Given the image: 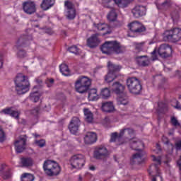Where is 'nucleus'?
<instances>
[{
    "instance_id": "f257e3e1",
    "label": "nucleus",
    "mask_w": 181,
    "mask_h": 181,
    "mask_svg": "<svg viewBox=\"0 0 181 181\" xmlns=\"http://www.w3.org/2000/svg\"><path fill=\"white\" fill-rule=\"evenodd\" d=\"M100 49L105 54H111V53L119 54L125 52V47L117 41H107L101 46Z\"/></svg>"
},
{
    "instance_id": "f03ea898",
    "label": "nucleus",
    "mask_w": 181,
    "mask_h": 181,
    "mask_svg": "<svg viewBox=\"0 0 181 181\" xmlns=\"http://www.w3.org/2000/svg\"><path fill=\"white\" fill-rule=\"evenodd\" d=\"M16 83V91L19 95L25 94L29 91L30 87V83H29V79L28 76L23 75V74H18L15 79Z\"/></svg>"
},
{
    "instance_id": "7ed1b4c3",
    "label": "nucleus",
    "mask_w": 181,
    "mask_h": 181,
    "mask_svg": "<svg viewBox=\"0 0 181 181\" xmlns=\"http://www.w3.org/2000/svg\"><path fill=\"white\" fill-rule=\"evenodd\" d=\"M43 170L45 175L49 177L59 176L60 172H62V168H60V165H59V163L51 160H47L44 162Z\"/></svg>"
},
{
    "instance_id": "20e7f679",
    "label": "nucleus",
    "mask_w": 181,
    "mask_h": 181,
    "mask_svg": "<svg viewBox=\"0 0 181 181\" xmlns=\"http://www.w3.org/2000/svg\"><path fill=\"white\" fill-rule=\"evenodd\" d=\"M91 86V79L87 76H81L75 82V90L80 94L87 93Z\"/></svg>"
},
{
    "instance_id": "39448f33",
    "label": "nucleus",
    "mask_w": 181,
    "mask_h": 181,
    "mask_svg": "<svg viewBox=\"0 0 181 181\" xmlns=\"http://www.w3.org/2000/svg\"><path fill=\"white\" fill-rule=\"evenodd\" d=\"M127 86L132 94H141L142 91V85L141 81L136 77H129L127 79Z\"/></svg>"
},
{
    "instance_id": "423d86ee",
    "label": "nucleus",
    "mask_w": 181,
    "mask_h": 181,
    "mask_svg": "<svg viewBox=\"0 0 181 181\" xmlns=\"http://www.w3.org/2000/svg\"><path fill=\"white\" fill-rule=\"evenodd\" d=\"M153 161L154 163L150 166L148 170L149 175L153 177L152 181H156V177L158 176H160V172H159V166L162 163V159L160 156L156 157L155 156H152Z\"/></svg>"
},
{
    "instance_id": "0eeeda50",
    "label": "nucleus",
    "mask_w": 181,
    "mask_h": 181,
    "mask_svg": "<svg viewBox=\"0 0 181 181\" xmlns=\"http://www.w3.org/2000/svg\"><path fill=\"white\" fill-rule=\"evenodd\" d=\"M165 40H168L169 42H173L176 43V42H180L181 40V29L180 28H173L170 30H167L164 33Z\"/></svg>"
},
{
    "instance_id": "6e6552de",
    "label": "nucleus",
    "mask_w": 181,
    "mask_h": 181,
    "mask_svg": "<svg viewBox=\"0 0 181 181\" xmlns=\"http://www.w3.org/2000/svg\"><path fill=\"white\" fill-rule=\"evenodd\" d=\"M71 165L75 169H81L86 163V157L83 154H75L71 158Z\"/></svg>"
},
{
    "instance_id": "1a4fd4ad",
    "label": "nucleus",
    "mask_w": 181,
    "mask_h": 181,
    "mask_svg": "<svg viewBox=\"0 0 181 181\" xmlns=\"http://www.w3.org/2000/svg\"><path fill=\"white\" fill-rule=\"evenodd\" d=\"M28 141V136L21 135L18 139L14 141V146L16 152L21 153L26 149V142Z\"/></svg>"
},
{
    "instance_id": "9d476101",
    "label": "nucleus",
    "mask_w": 181,
    "mask_h": 181,
    "mask_svg": "<svg viewBox=\"0 0 181 181\" xmlns=\"http://www.w3.org/2000/svg\"><path fill=\"white\" fill-rule=\"evenodd\" d=\"M64 7L67 19H74L76 18V8L74 7V4L70 1V0H66L64 1Z\"/></svg>"
},
{
    "instance_id": "9b49d317",
    "label": "nucleus",
    "mask_w": 181,
    "mask_h": 181,
    "mask_svg": "<svg viewBox=\"0 0 181 181\" xmlns=\"http://www.w3.org/2000/svg\"><path fill=\"white\" fill-rule=\"evenodd\" d=\"M158 53L163 59H168L172 56V47L168 44H163L159 47Z\"/></svg>"
},
{
    "instance_id": "f8f14e48",
    "label": "nucleus",
    "mask_w": 181,
    "mask_h": 181,
    "mask_svg": "<svg viewBox=\"0 0 181 181\" xmlns=\"http://www.w3.org/2000/svg\"><path fill=\"white\" fill-rule=\"evenodd\" d=\"M23 11L27 15H33L36 12V4L32 1H24L22 4Z\"/></svg>"
},
{
    "instance_id": "ddd939ff",
    "label": "nucleus",
    "mask_w": 181,
    "mask_h": 181,
    "mask_svg": "<svg viewBox=\"0 0 181 181\" xmlns=\"http://www.w3.org/2000/svg\"><path fill=\"white\" fill-rule=\"evenodd\" d=\"M128 27L133 33H142V32L146 30L145 26L141 22L136 21L130 23Z\"/></svg>"
},
{
    "instance_id": "4468645a",
    "label": "nucleus",
    "mask_w": 181,
    "mask_h": 181,
    "mask_svg": "<svg viewBox=\"0 0 181 181\" xmlns=\"http://www.w3.org/2000/svg\"><path fill=\"white\" fill-rule=\"evenodd\" d=\"M133 16L137 19L146 15V6L137 4L132 10Z\"/></svg>"
},
{
    "instance_id": "2eb2a0df",
    "label": "nucleus",
    "mask_w": 181,
    "mask_h": 181,
    "mask_svg": "<svg viewBox=\"0 0 181 181\" xmlns=\"http://www.w3.org/2000/svg\"><path fill=\"white\" fill-rule=\"evenodd\" d=\"M33 40L32 35H21L16 42V47H26Z\"/></svg>"
},
{
    "instance_id": "dca6fc26",
    "label": "nucleus",
    "mask_w": 181,
    "mask_h": 181,
    "mask_svg": "<svg viewBox=\"0 0 181 181\" xmlns=\"http://www.w3.org/2000/svg\"><path fill=\"white\" fill-rule=\"evenodd\" d=\"M108 156V150L105 146H100L96 148L94 151V158L95 159H103V158H107Z\"/></svg>"
},
{
    "instance_id": "f3484780",
    "label": "nucleus",
    "mask_w": 181,
    "mask_h": 181,
    "mask_svg": "<svg viewBox=\"0 0 181 181\" xmlns=\"http://www.w3.org/2000/svg\"><path fill=\"white\" fill-rule=\"evenodd\" d=\"M80 124H81L80 119L77 117H74L69 125L70 132L71 134H77L78 132V128H80Z\"/></svg>"
},
{
    "instance_id": "a211bd4d",
    "label": "nucleus",
    "mask_w": 181,
    "mask_h": 181,
    "mask_svg": "<svg viewBox=\"0 0 181 181\" xmlns=\"http://www.w3.org/2000/svg\"><path fill=\"white\" fill-rule=\"evenodd\" d=\"M98 36V34H95L88 39L87 45L89 47H97V46L100 45L101 41L100 40Z\"/></svg>"
},
{
    "instance_id": "6ab92c4d",
    "label": "nucleus",
    "mask_w": 181,
    "mask_h": 181,
    "mask_svg": "<svg viewBox=\"0 0 181 181\" xmlns=\"http://www.w3.org/2000/svg\"><path fill=\"white\" fill-rule=\"evenodd\" d=\"M130 146L134 151H142V148H144V143L141 140L134 138L130 140Z\"/></svg>"
},
{
    "instance_id": "aec40b11",
    "label": "nucleus",
    "mask_w": 181,
    "mask_h": 181,
    "mask_svg": "<svg viewBox=\"0 0 181 181\" xmlns=\"http://www.w3.org/2000/svg\"><path fill=\"white\" fill-rule=\"evenodd\" d=\"M97 142V134L95 132H87L84 137V143L86 145H91Z\"/></svg>"
},
{
    "instance_id": "412c9836",
    "label": "nucleus",
    "mask_w": 181,
    "mask_h": 181,
    "mask_svg": "<svg viewBox=\"0 0 181 181\" xmlns=\"http://www.w3.org/2000/svg\"><path fill=\"white\" fill-rule=\"evenodd\" d=\"M0 176L6 180L11 177V168H8L6 165H1L0 168Z\"/></svg>"
},
{
    "instance_id": "4be33fe9",
    "label": "nucleus",
    "mask_w": 181,
    "mask_h": 181,
    "mask_svg": "<svg viewBox=\"0 0 181 181\" xmlns=\"http://www.w3.org/2000/svg\"><path fill=\"white\" fill-rule=\"evenodd\" d=\"M112 90L115 94H123L125 91V86L119 82H115L112 85Z\"/></svg>"
},
{
    "instance_id": "5701e85b",
    "label": "nucleus",
    "mask_w": 181,
    "mask_h": 181,
    "mask_svg": "<svg viewBox=\"0 0 181 181\" xmlns=\"http://www.w3.org/2000/svg\"><path fill=\"white\" fill-rule=\"evenodd\" d=\"M136 62L138 63L139 66H141L142 67L149 66V59L147 56L136 57Z\"/></svg>"
},
{
    "instance_id": "b1692460",
    "label": "nucleus",
    "mask_w": 181,
    "mask_h": 181,
    "mask_svg": "<svg viewBox=\"0 0 181 181\" xmlns=\"http://www.w3.org/2000/svg\"><path fill=\"white\" fill-rule=\"evenodd\" d=\"M118 105H128V96L126 93L119 94V96L117 98Z\"/></svg>"
},
{
    "instance_id": "393cba45",
    "label": "nucleus",
    "mask_w": 181,
    "mask_h": 181,
    "mask_svg": "<svg viewBox=\"0 0 181 181\" xmlns=\"http://www.w3.org/2000/svg\"><path fill=\"white\" fill-rule=\"evenodd\" d=\"M132 162V163H142V162H144V152L140 151L139 153L134 154Z\"/></svg>"
},
{
    "instance_id": "a878e982",
    "label": "nucleus",
    "mask_w": 181,
    "mask_h": 181,
    "mask_svg": "<svg viewBox=\"0 0 181 181\" xmlns=\"http://www.w3.org/2000/svg\"><path fill=\"white\" fill-rule=\"evenodd\" d=\"M95 28H97L98 30H100L101 32H105L103 35H108L111 33V28L110 25L105 23H98L95 25Z\"/></svg>"
},
{
    "instance_id": "bb28decb",
    "label": "nucleus",
    "mask_w": 181,
    "mask_h": 181,
    "mask_svg": "<svg viewBox=\"0 0 181 181\" xmlns=\"http://www.w3.org/2000/svg\"><path fill=\"white\" fill-rule=\"evenodd\" d=\"M101 110L104 112H112V111H114V104L112 102L103 103Z\"/></svg>"
},
{
    "instance_id": "cd10ccee",
    "label": "nucleus",
    "mask_w": 181,
    "mask_h": 181,
    "mask_svg": "<svg viewBox=\"0 0 181 181\" xmlns=\"http://www.w3.org/2000/svg\"><path fill=\"white\" fill-rule=\"evenodd\" d=\"M107 69H108V71H110V73L117 74V73H118V71H119V70H121L122 67L119 65L115 64L111 62H108Z\"/></svg>"
},
{
    "instance_id": "c85d7f7f",
    "label": "nucleus",
    "mask_w": 181,
    "mask_h": 181,
    "mask_svg": "<svg viewBox=\"0 0 181 181\" xmlns=\"http://www.w3.org/2000/svg\"><path fill=\"white\" fill-rule=\"evenodd\" d=\"M134 134V129L127 128V129H124L122 130L119 133V138L122 136H125L127 139H129L132 136H133Z\"/></svg>"
},
{
    "instance_id": "c756f323",
    "label": "nucleus",
    "mask_w": 181,
    "mask_h": 181,
    "mask_svg": "<svg viewBox=\"0 0 181 181\" xmlns=\"http://www.w3.org/2000/svg\"><path fill=\"white\" fill-rule=\"evenodd\" d=\"M21 163L23 168H29L33 165V159L23 157L21 158Z\"/></svg>"
},
{
    "instance_id": "7c9ffc66",
    "label": "nucleus",
    "mask_w": 181,
    "mask_h": 181,
    "mask_svg": "<svg viewBox=\"0 0 181 181\" xmlns=\"http://www.w3.org/2000/svg\"><path fill=\"white\" fill-rule=\"evenodd\" d=\"M53 5H54V1L52 0H43L40 6L43 11H47V9H50Z\"/></svg>"
},
{
    "instance_id": "2f4dec72",
    "label": "nucleus",
    "mask_w": 181,
    "mask_h": 181,
    "mask_svg": "<svg viewBox=\"0 0 181 181\" xmlns=\"http://www.w3.org/2000/svg\"><path fill=\"white\" fill-rule=\"evenodd\" d=\"M89 101H97L98 100V94H97V89H90L88 91Z\"/></svg>"
},
{
    "instance_id": "473e14b6",
    "label": "nucleus",
    "mask_w": 181,
    "mask_h": 181,
    "mask_svg": "<svg viewBox=\"0 0 181 181\" xmlns=\"http://www.w3.org/2000/svg\"><path fill=\"white\" fill-rule=\"evenodd\" d=\"M84 115H85V119L86 122H93V120L94 119L93 113L90 110L85 108L83 110Z\"/></svg>"
},
{
    "instance_id": "72a5a7b5",
    "label": "nucleus",
    "mask_w": 181,
    "mask_h": 181,
    "mask_svg": "<svg viewBox=\"0 0 181 181\" xmlns=\"http://www.w3.org/2000/svg\"><path fill=\"white\" fill-rule=\"evenodd\" d=\"M117 77H118V75H117V74H114L108 71L107 74L105 76V81H106V83H112V81H114V80H115Z\"/></svg>"
},
{
    "instance_id": "f704fd0d",
    "label": "nucleus",
    "mask_w": 181,
    "mask_h": 181,
    "mask_svg": "<svg viewBox=\"0 0 181 181\" xmlns=\"http://www.w3.org/2000/svg\"><path fill=\"white\" fill-rule=\"evenodd\" d=\"M172 6V1L170 0H165L163 3L161 4L157 5L158 9H162V10H166L169 9Z\"/></svg>"
},
{
    "instance_id": "c9c22d12",
    "label": "nucleus",
    "mask_w": 181,
    "mask_h": 181,
    "mask_svg": "<svg viewBox=\"0 0 181 181\" xmlns=\"http://www.w3.org/2000/svg\"><path fill=\"white\" fill-rule=\"evenodd\" d=\"M60 71L64 76H70V70L66 64H62L59 66Z\"/></svg>"
},
{
    "instance_id": "e433bc0d",
    "label": "nucleus",
    "mask_w": 181,
    "mask_h": 181,
    "mask_svg": "<svg viewBox=\"0 0 181 181\" xmlns=\"http://www.w3.org/2000/svg\"><path fill=\"white\" fill-rule=\"evenodd\" d=\"M145 45L144 42L138 43V42H134V52L136 53H140V52H142L144 50V45Z\"/></svg>"
},
{
    "instance_id": "4c0bfd02",
    "label": "nucleus",
    "mask_w": 181,
    "mask_h": 181,
    "mask_svg": "<svg viewBox=\"0 0 181 181\" xmlns=\"http://www.w3.org/2000/svg\"><path fill=\"white\" fill-rule=\"evenodd\" d=\"M129 1L132 0H114L116 5L119 6V8H126V6H128Z\"/></svg>"
},
{
    "instance_id": "58836bf2",
    "label": "nucleus",
    "mask_w": 181,
    "mask_h": 181,
    "mask_svg": "<svg viewBox=\"0 0 181 181\" xmlns=\"http://www.w3.org/2000/svg\"><path fill=\"white\" fill-rule=\"evenodd\" d=\"M40 98V94H39V92H33L30 95V101H33V103H37Z\"/></svg>"
},
{
    "instance_id": "ea45409f",
    "label": "nucleus",
    "mask_w": 181,
    "mask_h": 181,
    "mask_svg": "<svg viewBox=\"0 0 181 181\" xmlns=\"http://www.w3.org/2000/svg\"><path fill=\"white\" fill-rule=\"evenodd\" d=\"M35 180V177L33 175L30 173H24L21 176V181H33Z\"/></svg>"
},
{
    "instance_id": "a19ab883",
    "label": "nucleus",
    "mask_w": 181,
    "mask_h": 181,
    "mask_svg": "<svg viewBox=\"0 0 181 181\" xmlns=\"http://www.w3.org/2000/svg\"><path fill=\"white\" fill-rule=\"evenodd\" d=\"M107 19L110 22H115L117 21V13L115 10H112L107 15Z\"/></svg>"
},
{
    "instance_id": "79ce46f5",
    "label": "nucleus",
    "mask_w": 181,
    "mask_h": 181,
    "mask_svg": "<svg viewBox=\"0 0 181 181\" xmlns=\"http://www.w3.org/2000/svg\"><path fill=\"white\" fill-rule=\"evenodd\" d=\"M100 95L103 98H108L111 95V91L108 88L102 89Z\"/></svg>"
},
{
    "instance_id": "37998d69",
    "label": "nucleus",
    "mask_w": 181,
    "mask_h": 181,
    "mask_svg": "<svg viewBox=\"0 0 181 181\" xmlns=\"http://www.w3.org/2000/svg\"><path fill=\"white\" fill-rule=\"evenodd\" d=\"M28 56V52L23 49H19L17 52V57L18 59H25Z\"/></svg>"
},
{
    "instance_id": "c03bdc74",
    "label": "nucleus",
    "mask_w": 181,
    "mask_h": 181,
    "mask_svg": "<svg viewBox=\"0 0 181 181\" xmlns=\"http://www.w3.org/2000/svg\"><path fill=\"white\" fill-rule=\"evenodd\" d=\"M6 140V134L4 131V129L0 127V142H4Z\"/></svg>"
},
{
    "instance_id": "a18cd8bd",
    "label": "nucleus",
    "mask_w": 181,
    "mask_h": 181,
    "mask_svg": "<svg viewBox=\"0 0 181 181\" xmlns=\"http://www.w3.org/2000/svg\"><path fill=\"white\" fill-rule=\"evenodd\" d=\"M35 145L37 146H39L40 148H43L46 145V141L45 139H41V140H36L35 141Z\"/></svg>"
},
{
    "instance_id": "49530a36",
    "label": "nucleus",
    "mask_w": 181,
    "mask_h": 181,
    "mask_svg": "<svg viewBox=\"0 0 181 181\" xmlns=\"http://www.w3.org/2000/svg\"><path fill=\"white\" fill-rule=\"evenodd\" d=\"M117 138H121L119 137V134L118 135V133L115 132L111 134V139H110V142H115Z\"/></svg>"
},
{
    "instance_id": "de8ad7c7",
    "label": "nucleus",
    "mask_w": 181,
    "mask_h": 181,
    "mask_svg": "<svg viewBox=\"0 0 181 181\" xmlns=\"http://www.w3.org/2000/svg\"><path fill=\"white\" fill-rule=\"evenodd\" d=\"M69 50L71 53H74V54H78V48H77L76 46L69 47Z\"/></svg>"
},
{
    "instance_id": "09e8293b",
    "label": "nucleus",
    "mask_w": 181,
    "mask_h": 181,
    "mask_svg": "<svg viewBox=\"0 0 181 181\" xmlns=\"http://www.w3.org/2000/svg\"><path fill=\"white\" fill-rule=\"evenodd\" d=\"M11 112H12V107H8V108H6V109L2 110L0 112V114H6V115H11Z\"/></svg>"
},
{
    "instance_id": "8fccbe9b",
    "label": "nucleus",
    "mask_w": 181,
    "mask_h": 181,
    "mask_svg": "<svg viewBox=\"0 0 181 181\" xmlns=\"http://www.w3.org/2000/svg\"><path fill=\"white\" fill-rule=\"evenodd\" d=\"M19 114H21V112L15 111V110H11V112L10 113V115L11 117H13V118H19Z\"/></svg>"
},
{
    "instance_id": "3c124183",
    "label": "nucleus",
    "mask_w": 181,
    "mask_h": 181,
    "mask_svg": "<svg viewBox=\"0 0 181 181\" xmlns=\"http://www.w3.org/2000/svg\"><path fill=\"white\" fill-rule=\"evenodd\" d=\"M151 59L153 62L158 60V54L156 53V49L151 52Z\"/></svg>"
},
{
    "instance_id": "603ef678",
    "label": "nucleus",
    "mask_w": 181,
    "mask_h": 181,
    "mask_svg": "<svg viewBox=\"0 0 181 181\" xmlns=\"http://www.w3.org/2000/svg\"><path fill=\"white\" fill-rule=\"evenodd\" d=\"M171 123L173 124V125H174V127H178L179 125H180L176 117L171 118Z\"/></svg>"
},
{
    "instance_id": "864d4df0",
    "label": "nucleus",
    "mask_w": 181,
    "mask_h": 181,
    "mask_svg": "<svg viewBox=\"0 0 181 181\" xmlns=\"http://www.w3.org/2000/svg\"><path fill=\"white\" fill-rule=\"evenodd\" d=\"M175 149L177 151H180L181 149V140L177 141L175 144Z\"/></svg>"
},
{
    "instance_id": "5fc2aeb1",
    "label": "nucleus",
    "mask_w": 181,
    "mask_h": 181,
    "mask_svg": "<svg viewBox=\"0 0 181 181\" xmlns=\"http://www.w3.org/2000/svg\"><path fill=\"white\" fill-rule=\"evenodd\" d=\"M39 111H40V107H35V109H33V110H31V114L33 115H37V114H39Z\"/></svg>"
},
{
    "instance_id": "6e6d98bb",
    "label": "nucleus",
    "mask_w": 181,
    "mask_h": 181,
    "mask_svg": "<svg viewBox=\"0 0 181 181\" xmlns=\"http://www.w3.org/2000/svg\"><path fill=\"white\" fill-rule=\"evenodd\" d=\"M171 15L173 20H176L179 18V13L177 12V13L173 12Z\"/></svg>"
},
{
    "instance_id": "4d7b16f0",
    "label": "nucleus",
    "mask_w": 181,
    "mask_h": 181,
    "mask_svg": "<svg viewBox=\"0 0 181 181\" xmlns=\"http://www.w3.org/2000/svg\"><path fill=\"white\" fill-rule=\"evenodd\" d=\"M158 105L161 110H163V108H166V104L163 103V102L158 103Z\"/></svg>"
},
{
    "instance_id": "13d9d810",
    "label": "nucleus",
    "mask_w": 181,
    "mask_h": 181,
    "mask_svg": "<svg viewBox=\"0 0 181 181\" xmlns=\"http://www.w3.org/2000/svg\"><path fill=\"white\" fill-rule=\"evenodd\" d=\"M162 141H163V142H164V144H165V145H169V139H168V137H166V136H163Z\"/></svg>"
},
{
    "instance_id": "bf43d9fd",
    "label": "nucleus",
    "mask_w": 181,
    "mask_h": 181,
    "mask_svg": "<svg viewBox=\"0 0 181 181\" xmlns=\"http://www.w3.org/2000/svg\"><path fill=\"white\" fill-rule=\"evenodd\" d=\"M103 124L104 125H107V124H110V118L109 117H105L103 120Z\"/></svg>"
},
{
    "instance_id": "052dcab7",
    "label": "nucleus",
    "mask_w": 181,
    "mask_h": 181,
    "mask_svg": "<svg viewBox=\"0 0 181 181\" xmlns=\"http://www.w3.org/2000/svg\"><path fill=\"white\" fill-rule=\"evenodd\" d=\"M175 108H176L177 110H181V105L179 103V101H176V105L174 106Z\"/></svg>"
},
{
    "instance_id": "680f3d73",
    "label": "nucleus",
    "mask_w": 181,
    "mask_h": 181,
    "mask_svg": "<svg viewBox=\"0 0 181 181\" xmlns=\"http://www.w3.org/2000/svg\"><path fill=\"white\" fill-rule=\"evenodd\" d=\"M46 81H47V83H49V84H51V86H53V83H54V80L53 78L48 79Z\"/></svg>"
},
{
    "instance_id": "e2e57ef3",
    "label": "nucleus",
    "mask_w": 181,
    "mask_h": 181,
    "mask_svg": "<svg viewBox=\"0 0 181 181\" xmlns=\"http://www.w3.org/2000/svg\"><path fill=\"white\" fill-rule=\"evenodd\" d=\"M103 4H110L111 2V0H102Z\"/></svg>"
},
{
    "instance_id": "0e129e2a",
    "label": "nucleus",
    "mask_w": 181,
    "mask_h": 181,
    "mask_svg": "<svg viewBox=\"0 0 181 181\" xmlns=\"http://www.w3.org/2000/svg\"><path fill=\"white\" fill-rule=\"evenodd\" d=\"M33 136L35 137V138H40V135L37 134H33Z\"/></svg>"
},
{
    "instance_id": "69168bd1",
    "label": "nucleus",
    "mask_w": 181,
    "mask_h": 181,
    "mask_svg": "<svg viewBox=\"0 0 181 181\" xmlns=\"http://www.w3.org/2000/svg\"><path fill=\"white\" fill-rule=\"evenodd\" d=\"M46 84H47V87H52V86H53V85H52V83L47 82V81H46Z\"/></svg>"
},
{
    "instance_id": "338daca9",
    "label": "nucleus",
    "mask_w": 181,
    "mask_h": 181,
    "mask_svg": "<svg viewBox=\"0 0 181 181\" xmlns=\"http://www.w3.org/2000/svg\"><path fill=\"white\" fill-rule=\"evenodd\" d=\"M178 166H180V168H181V160H179L177 162Z\"/></svg>"
},
{
    "instance_id": "774afa93",
    "label": "nucleus",
    "mask_w": 181,
    "mask_h": 181,
    "mask_svg": "<svg viewBox=\"0 0 181 181\" xmlns=\"http://www.w3.org/2000/svg\"><path fill=\"white\" fill-rule=\"evenodd\" d=\"M90 170H95V167H94V166H90Z\"/></svg>"
}]
</instances>
